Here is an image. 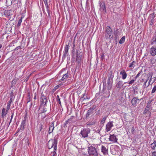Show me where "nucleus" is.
<instances>
[{
    "label": "nucleus",
    "instance_id": "obj_62",
    "mask_svg": "<svg viewBox=\"0 0 156 156\" xmlns=\"http://www.w3.org/2000/svg\"><path fill=\"white\" fill-rule=\"evenodd\" d=\"M94 108V109L95 108V107H93L92 108Z\"/></svg>",
    "mask_w": 156,
    "mask_h": 156
},
{
    "label": "nucleus",
    "instance_id": "obj_25",
    "mask_svg": "<svg viewBox=\"0 0 156 156\" xmlns=\"http://www.w3.org/2000/svg\"><path fill=\"white\" fill-rule=\"evenodd\" d=\"M11 12V10H5L4 12V13L5 15L9 16L10 15V12Z\"/></svg>",
    "mask_w": 156,
    "mask_h": 156
},
{
    "label": "nucleus",
    "instance_id": "obj_23",
    "mask_svg": "<svg viewBox=\"0 0 156 156\" xmlns=\"http://www.w3.org/2000/svg\"><path fill=\"white\" fill-rule=\"evenodd\" d=\"M135 62L133 61L130 64V65L129 66V68H132V69H133L135 66Z\"/></svg>",
    "mask_w": 156,
    "mask_h": 156
},
{
    "label": "nucleus",
    "instance_id": "obj_4",
    "mask_svg": "<svg viewBox=\"0 0 156 156\" xmlns=\"http://www.w3.org/2000/svg\"><path fill=\"white\" fill-rule=\"evenodd\" d=\"M88 153L89 156H98V153L96 149L92 146L88 147Z\"/></svg>",
    "mask_w": 156,
    "mask_h": 156
},
{
    "label": "nucleus",
    "instance_id": "obj_22",
    "mask_svg": "<svg viewBox=\"0 0 156 156\" xmlns=\"http://www.w3.org/2000/svg\"><path fill=\"white\" fill-rule=\"evenodd\" d=\"M5 108H3L2 109V117H3L4 116H5L6 114L7 113V111L8 110H6L5 111Z\"/></svg>",
    "mask_w": 156,
    "mask_h": 156
},
{
    "label": "nucleus",
    "instance_id": "obj_48",
    "mask_svg": "<svg viewBox=\"0 0 156 156\" xmlns=\"http://www.w3.org/2000/svg\"><path fill=\"white\" fill-rule=\"evenodd\" d=\"M151 156H156V151H154L152 153Z\"/></svg>",
    "mask_w": 156,
    "mask_h": 156
},
{
    "label": "nucleus",
    "instance_id": "obj_57",
    "mask_svg": "<svg viewBox=\"0 0 156 156\" xmlns=\"http://www.w3.org/2000/svg\"><path fill=\"white\" fill-rule=\"evenodd\" d=\"M155 80V79H154V81L152 83H151V85L154 82Z\"/></svg>",
    "mask_w": 156,
    "mask_h": 156
},
{
    "label": "nucleus",
    "instance_id": "obj_5",
    "mask_svg": "<svg viewBox=\"0 0 156 156\" xmlns=\"http://www.w3.org/2000/svg\"><path fill=\"white\" fill-rule=\"evenodd\" d=\"M113 122L112 121L108 122L106 126L105 130L106 132H108L110 131L111 129L113 127Z\"/></svg>",
    "mask_w": 156,
    "mask_h": 156
},
{
    "label": "nucleus",
    "instance_id": "obj_45",
    "mask_svg": "<svg viewBox=\"0 0 156 156\" xmlns=\"http://www.w3.org/2000/svg\"><path fill=\"white\" fill-rule=\"evenodd\" d=\"M141 73V72H139L137 74V75L135 77H134V78L136 79L139 76L140 74Z\"/></svg>",
    "mask_w": 156,
    "mask_h": 156
},
{
    "label": "nucleus",
    "instance_id": "obj_42",
    "mask_svg": "<svg viewBox=\"0 0 156 156\" xmlns=\"http://www.w3.org/2000/svg\"><path fill=\"white\" fill-rule=\"evenodd\" d=\"M44 3L45 4V5L47 8V9H48V2H47V0H45L44 1Z\"/></svg>",
    "mask_w": 156,
    "mask_h": 156
},
{
    "label": "nucleus",
    "instance_id": "obj_10",
    "mask_svg": "<svg viewBox=\"0 0 156 156\" xmlns=\"http://www.w3.org/2000/svg\"><path fill=\"white\" fill-rule=\"evenodd\" d=\"M150 52L152 56H154L156 55V48L154 46L152 47L150 50Z\"/></svg>",
    "mask_w": 156,
    "mask_h": 156
},
{
    "label": "nucleus",
    "instance_id": "obj_19",
    "mask_svg": "<svg viewBox=\"0 0 156 156\" xmlns=\"http://www.w3.org/2000/svg\"><path fill=\"white\" fill-rule=\"evenodd\" d=\"M94 108H92L91 107L88 110L86 114V117H87L90 116V115L93 113V111Z\"/></svg>",
    "mask_w": 156,
    "mask_h": 156
},
{
    "label": "nucleus",
    "instance_id": "obj_17",
    "mask_svg": "<svg viewBox=\"0 0 156 156\" xmlns=\"http://www.w3.org/2000/svg\"><path fill=\"white\" fill-rule=\"evenodd\" d=\"M151 44L153 45L155 44L156 45V35H154L152 39L151 40Z\"/></svg>",
    "mask_w": 156,
    "mask_h": 156
},
{
    "label": "nucleus",
    "instance_id": "obj_16",
    "mask_svg": "<svg viewBox=\"0 0 156 156\" xmlns=\"http://www.w3.org/2000/svg\"><path fill=\"white\" fill-rule=\"evenodd\" d=\"M14 97L13 98H10L9 101L7 103L6 108L7 110H9V109L10 107L12 104V101L14 99Z\"/></svg>",
    "mask_w": 156,
    "mask_h": 156
},
{
    "label": "nucleus",
    "instance_id": "obj_44",
    "mask_svg": "<svg viewBox=\"0 0 156 156\" xmlns=\"http://www.w3.org/2000/svg\"><path fill=\"white\" fill-rule=\"evenodd\" d=\"M42 129V125L41 124H40L39 125V131H41Z\"/></svg>",
    "mask_w": 156,
    "mask_h": 156
},
{
    "label": "nucleus",
    "instance_id": "obj_28",
    "mask_svg": "<svg viewBox=\"0 0 156 156\" xmlns=\"http://www.w3.org/2000/svg\"><path fill=\"white\" fill-rule=\"evenodd\" d=\"M23 18V16H22L20 19H19V20L18 24H17V27H19L21 24V23H22Z\"/></svg>",
    "mask_w": 156,
    "mask_h": 156
},
{
    "label": "nucleus",
    "instance_id": "obj_47",
    "mask_svg": "<svg viewBox=\"0 0 156 156\" xmlns=\"http://www.w3.org/2000/svg\"><path fill=\"white\" fill-rule=\"evenodd\" d=\"M134 131H135L134 128V127L133 126V127H132V129H131V133L132 134H133L134 132Z\"/></svg>",
    "mask_w": 156,
    "mask_h": 156
},
{
    "label": "nucleus",
    "instance_id": "obj_52",
    "mask_svg": "<svg viewBox=\"0 0 156 156\" xmlns=\"http://www.w3.org/2000/svg\"><path fill=\"white\" fill-rule=\"evenodd\" d=\"M151 76V75H150V76L148 77V78L146 80V81L145 82H146V83H147V81L149 80V77H150Z\"/></svg>",
    "mask_w": 156,
    "mask_h": 156
},
{
    "label": "nucleus",
    "instance_id": "obj_40",
    "mask_svg": "<svg viewBox=\"0 0 156 156\" xmlns=\"http://www.w3.org/2000/svg\"><path fill=\"white\" fill-rule=\"evenodd\" d=\"M156 91V85L154 86V87H153V88L152 89V90L151 93H154Z\"/></svg>",
    "mask_w": 156,
    "mask_h": 156
},
{
    "label": "nucleus",
    "instance_id": "obj_58",
    "mask_svg": "<svg viewBox=\"0 0 156 156\" xmlns=\"http://www.w3.org/2000/svg\"><path fill=\"white\" fill-rule=\"evenodd\" d=\"M48 15L49 16L50 15V14H49V11L48 10Z\"/></svg>",
    "mask_w": 156,
    "mask_h": 156
},
{
    "label": "nucleus",
    "instance_id": "obj_55",
    "mask_svg": "<svg viewBox=\"0 0 156 156\" xmlns=\"http://www.w3.org/2000/svg\"><path fill=\"white\" fill-rule=\"evenodd\" d=\"M105 86H104V83H103V88H106V82H105Z\"/></svg>",
    "mask_w": 156,
    "mask_h": 156
},
{
    "label": "nucleus",
    "instance_id": "obj_38",
    "mask_svg": "<svg viewBox=\"0 0 156 156\" xmlns=\"http://www.w3.org/2000/svg\"><path fill=\"white\" fill-rule=\"evenodd\" d=\"M14 93H13V90H12L10 94V98H13V96H14Z\"/></svg>",
    "mask_w": 156,
    "mask_h": 156
},
{
    "label": "nucleus",
    "instance_id": "obj_49",
    "mask_svg": "<svg viewBox=\"0 0 156 156\" xmlns=\"http://www.w3.org/2000/svg\"><path fill=\"white\" fill-rule=\"evenodd\" d=\"M151 79H152V76L151 75V76H150V79L149 81L148 82V84H149V85H150V84H151Z\"/></svg>",
    "mask_w": 156,
    "mask_h": 156
},
{
    "label": "nucleus",
    "instance_id": "obj_61",
    "mask_svg": "<svg viewBox=\"0 0 156 156\" xmlns=\"http://www.w3.org/2000/svg\"><path fill=\"white\" fill-rule=\"evenodd\" d=\"M104 56V54H103V55H101V57L102 58V57H103Z\"/></svg>",
    "mask_w": 156,
    "mask_h": 156
},
{
    "label": "nucleus",
    "instance_id": "obj_29",
    "mask_svg": "<svg viewBox=\"0 0 156 156\" xmlns=\"http://www.w3.org/2000/svg\"><path fill=\"white\" fill-rule=\"evenodd\" d=\"M27 103H28L31 101V96L29 92L27 94Z\"/></svg>",
    "mask_w": 156,
    "mask_h": 156
},
{
    "label": "nucleus",
    "instance_id": "obj_15",
    "mask_svg": "<svg viewBox=\"0 0 156 156\" xmlns=\"http://www.w3.org/2000/svg\"><path fill=\"white\" fill-rule=\"evenodd\" d=\"M139 100V99L136 97L134 98L131 101V103L132 105L134 106H136L137 104V101Z\"/></svg>",
    "mask_w": 156,
    "mask_h": 156
},
{
    "label": "nucleus",
    "instance_id": "obj_13",
    "mask_svg": "<svg viewBox=\"0 0 156 156\" xmlns=\"http://www.w3.org/2000/svg\"><path fill=\"white\" fill-rule=\"evenodd\" d=\"M120 75H122V79L123 80L125 79L127 76V74L124 70H122L120 73Z\"/></svg>",
    "mask_w": 156,
    "mask_h": 156
},
{
    "label": "nucleus",
    "instance_id": "obj_39",
    "mask_svg": "<svg viewBox=\"0 0 156 156\" xmlns=\"http://www.w3.org/2000/svg\"><path fill=\"white\" fill-rule=\"evenodd\" d=\"M67 53H68V52H66L64 51H63V55L62 58L65 59L66 58V57Z\"/></svg>",
    "mask_w": 156,
    "mask_h": 156
},
{
    "label": "nucleus",
    "instance_id": "obj_36",
    "mask_svg": "<svg viewBox=\"0 0 156 156\" xmlns=\"http://www.w3.org/2000/svg\"><path fill=\"white\" fill-rule=\"evenodd\" d=\"M152 101V100H149L148 101V102L147 103V108H150V106H151V103Z\"/></svg>",
    "mask_w": 156,
    "mask_h": 156
},
{
    "label": "nucleus",
    "instance_id": "obj_59",
    "mask_svg": "<svg viewBox=\"0 0 156 156\" xmlns=\"http://www.w3.org/2000/svg\"><path fill=\"white\" fill-rule=\"evenodd\" d=\"M36 99V95H35V96L34 97V99L35 100Z\"/></svg>",
    "mask_w": 156,
    "mask_h": 156
},
{
    "label": "nucleus",
    "instance_id": "obj_51",
    "mask_svg": "<svg viewBox=\"0 0 156 156\" xmlns=\"http://www.w3.org/2000/svg\"><path fill=\"white\" fill-rule=\"evenodd\" d=\"M47 109H46V108H44L43 109V110L42 112V113H44L45 112H46L47 111Z\"/></svg>",
    "mask_w": 156,
    "mask_h": 156
},
{
    "label": "nucleus",
    "instance_id": "obj_11",
    "mask_svg": "<svg viewBox=\"0 0 156 156\" xmlns=\"http://www.w3.org/2000/svg\"><path fill=\"white\" fill-rule=\"evenodd\" d=\"M109 140L114 142H117L118 139L116 137V136L114 134L110 135L109 138Z\"/></svg>",
    "mask_w": 156,
    "mask_h": 156
},
{
    "label": "nucleus",
    "instance_id": "obj_35",
    "mask_svg": "<svg viewBox=\"0 0 156 156\" xmlns=\"http://www.w3.org/2000/svg\"><path fill=\"white\" fill-rule=\"evenodd\" d=\"M69 49V45L66 44L65 47L64 51H65L66 52H68Z\"/></svg>",
    "mask_w": 156,
    "mask_h": 156
},
{
    "label": "nucleus",
    "instance_id": "obj_46",
    "mask_svg": "<svg viewBox=\"0 0 156 156\" xmlns=\"http://www.w3.org/2000/svg\"><path fill=\"white\" fill-rule=\"evenodd\" d=\"M146 83H146V82H145L144 83L143 86L144 88L147 87L149 86V84H148L147 86L146 85Z\"/></svg>",
    "mask_w": 156,
    "mask_h": 156
},
{
    "label": "nucleus",
    "instance_id": "obj_54",
    "mask_svg": "<svg viewBox=\"0 0 156 156\" xmlns=\"http://www.w3.org/2000/svg\"><path fill=\"white\" fill-rule=\"evenodd\" d=\"M12 119H10V122H9V125H8V127L9 126V125H10V123H11V122H12Z\"/></svg>",
    "mask_w": 156,
    "mask_h": 156
},
{
    "label": "nucleus",
    "instance_id": "obj_26",
    "mask_svg": "<svg viewBox=\"0 0 156 156\" xmlns=\"http://www.w3.org/2000/svg\"><path fill=\"white\" fill-rule=\"evenodd\" d=\"M107 118V116H105L101 120V125H104L105 120H106Z\"/></svg>",
    "mask_w": 156,
    "mask_h": 156
},
{
    "label": "nucleus",
    "instance_id": "obj_32",
    "mask_svg": "<svg viewBox=\"0 0 156 156\" xmlns=\"http://www.w3.org/2000/svg\"><path fill=\"white\" fill-rule=\"evenodd\" d=\"M154 13H152L149 16V18L150 20H154Z\"/></svg>",
    "mask_w": 156,
    "mask_h": 156
},
{
    "label": "nucleus",
    "instance_id": "obj_18",
    "mask_svg": "<svg viewBox=\"0 0 156 156\" xmlns=\"http://www.w3.org/2000/svg\"><path fill=\"white\" fill-rule=\"evenodd\" d=\"M54 123L52 122L50 126L48 133L49 134L51 133L54 129Z\"/></svg>",
    "mask_w": 156,
    "mask_h": 156
},
{
    "label": "nucleus",
    "instance_id": "obj_64",
    "mask_svg": "<svg viewBox=\"0 0 156 156\" xmlns=\"http://www.w3.org/2000/svg\"><path fill=\"white\" fill-rule=\"evenodd\" d=\"M127 83V82H125L124 83Z\"/></svg>",
    "mask_w": 156,
    "mask_h": 156
},
{
    "label": "nucleus",
    "instance_id": "obj_50",
    "mask_svg": "<svg viewBox=\"0 0 156 156\" xmlns=\"http://www.w3.org/2000/svg\"><path fill=\"white\" fill-rule=\"evenodd\" d=\"M154 20H150V25H152L153 24Z\"/></svg>",
    "mask_w": 156,
    "mask_h": 156
},
{
    "label": "nucleus",
    "instance_id": "obj_6",
    "mask_svg": "<svg viewBox=\"0 0 156 156\" xmlns=\"http://www.w3.org/2000/svg\"><path fill=\"white\" fill-rule=\"evenodd\" d=\"M47 100L46 97L44 96L43 94H41V102L42 105H45L47 102Z\"/></svg>",
    "mask_w": 156,
    "mask_h": 156
},
{
    "label": "nucleus",
    "instance_id": "obj_30",
    "mask_svg": "<svg viewBox=\"0 0 156 156\" xmlns=\"http://www.w3.org/2000/svg\"><path fill=\"white\" fill-rule=\"evenodd\" d=\"M68 77V74L67 73H66L63 76L61 80H64L66 79H67Z\"/></svg>",
    "mask_w": 156,
    "mask_h": 156
},
{
    "label": "nucleus",
    "instance_id": "obj_60",
    "mask_svg": "<svg viewBox=\"0 0 156 156\" xmlns=\"http://www.w3.org/2000/svg\"><path fill=\"white\" fill-rule=\"evenodd\" d=\"M2 45L0 44V49L2 48Z\"/></svg>",
    "mask_w": 156,
    "mask_h": 156
},
{
    "label": "nucleus",
    "instance_id": "obj_27",
    "mask_svg": "<svg viewBox=\"0 0 156 156\" xmlns=\"http://www.w3.org/2000/svg\"><path fill=\"white\" fill-rule=\"evenodd\" d=\"M125 39V36H123L120 39V40L119 41V43L120 44H122L123 43Z\"/></svg>",
    "mask_w": 156,
    "mask_h": 156
},
{
    "label": "nucleus",
    "instance_id": "obj_1",
    "mask_svg": "<svg viewBox=\"0 0 156 156\" xmlns=\"http://www.w3.org/2000/svg\"><path fill=\"white\" fill-rule=\"evenodd\" d=\"M57 140L56 139H51L48 143V148L50 149L54 147V151L51 152L50 155L51 156H55L56 154V151L57 149Z\"/></svg>",
    "mask_w": 156,
    "mask_h": 156
},
{
    "label": "nucleus",
    "instance_id": "obj_20",
    "mask_svg": "<svg viewBox=\"0 0 156 156\" xmlns=\"http://www.w3.org/2000/svg\"><path fill=\"white\" fill-rule=\"evenodd\" d=\"M123 85V82L122 81H119L116 84V87L118 88H121Z\"/></svg>",
    "mask_w": 156,
    "mask_h": 156
},
{
    "label": "nucleus",
    "instance_id": "obj_7",
    "mask_svg": "<svg viewBox=\"0 0 156 156\" xmlns=\"http://www.w3.org/2000/svg\"><path fill=\"white\" fill-rule=\"evenodd\" d=\"M78 52L77 50L76 51V62L78 63H80L81 62V60L82 58V52L80 53L79 54H78Z\"/></svg>",
    "mask_w": 156,
    "mask_h": 156
},
{
    "label": "nucleus",
    "instance_id": "obj_53",
    "mask_svg": "<svg viewBox=\"0 0 156 156\" xmlns=\"http://www.w3.org/2000/svg\"><path fill=\"white\" fill-rule=\"evenodd\" d=\"M13 115H14V113H12V114L11 116V119H12L13 116Z\"/></svg>",
    "mask_w": 156,
    "mask_h": 156
},
{
    "label": "nucleus",
    "instance_id": "obj_9",
    "mask_svg": "<svg viewBox=\"0 0 156 156\" xmlns=\"http://www.w3.org/2000/svg\"><path fill=\"white\" fill-rule=\"evenodd\" d=\"M113 80L108 79L107 81V89L108 90H111L112 87Z\"/></svg>",
    "mask_w": 156,
    "mask_h": 156
},
{
    "label": "nucleus",
    "instance_id": "obj_34",
    "mask_svg": "<svg viewBox=\"0 0 156 156\" xmlns=\"http://www.w3.org/2000/svg\"><path fill=\"white\" fill-rule=\"evenodd\" d=\"M73 116H72L71 118L70 119H68L67 121L65 122L64 123V125L65 126H66L68 123V122H70V121H71V119H73Z\"/></svg>",
    "mask_w": 156,
    "mask_h": 156
},
{
    "label": "nucleus",
    "instance_id": "obj_8",
    "mask_svg": "<svg viewBox=\"0 0 156 156\" xmlns=\"http://www.w3.org/2000/svg\"><path fill=\"white\" fill-rule=\"evenodd\" d=\"M101 151L102 153L105 155L108 154V147H105L103 145L101 146Z\"/></svg>",
    "mask_w": 156,
    "mask_h": 156
},
{
    "label": "nucleus",
    "instance_id": "obj_56",
    "mask_svg": "<svg viewBox=\"0 0 156 156\" xmlns=\"http://www.w3.org/2000/svg\"><path fill=\"white\" fill-rule=\"evenodd\" d=\"M20 47V46H18V47H16V48L15 49H18Z\"/></svg>",
    "mask_w": 156,
    "mask_h": 156
},
{
    "label": "nucleus",
    "instance_id": "obj_43",
    "mask_svg": "<svg viewBox=\"0 0 156 156\" xmlns=\"http://www.w3.org/2000/svg\"><path fill=\"white\" fill-rule=\"evenodd\" d=\"M57 101L59 104H61V101H60V99L59 96L58 95L57 96Z\"/></svg>",
    "mask_w": 156,
    "mask_h": 156
},
{
    "label": "nucleus",
    "instance_id": "obj_2",
    "mask_svg": "<svg viewBox=\"0 0 156 156\" xmlns=\"http://www.w3.org/2000/svg\"><path fill=\"white\" fill-rule=\"evenodd\" d=\"M90 129L88 128H83L81 129L80 133V136L82 138L87 137L88 134L90 133Z\"/></svg>",
    "mask_w": 156,
    "mask_h": 156
},
{
    "label": "nucleus",
    "instance_id": "obj_63",
    "mask_svg": "<svg viewBox=\"0 0 156 156\" xmlns=\"http://www.w3.org/2000/svg\"><path fill=\"white\" fill-rule=\"evenodd\" d=\"M1 56L0 55V58H1Z\"/></svg>",
    "mask_w": 156,
    "mask_h": 156
},
{
    "label": "nucleus",
    "instance_id": "obj_33",
    "mask_svg": "<svg viewBox=\"0 0 156 156\" xmlns=\"http://www.w3.org/2000/svg\"><path fill=\"white\" fill-rule=\"evenodd\" d=\"M25 120H24L22 121L21 124V128H22L23 129L24 128L25 124Z\"/></svg>",
    "mask_w": 156,
    "mask_h": 156
},
{
    "label": "nucleus",
    "instance_id": "obj_41",
    "mask_svg": "<svg viewBox=\"0 0 156 156\" xmlns=\"http://www.w3.org/2000/svg\"><path fill=\"white\" fill-rule=\"evenodd\" d=\"M85 96V94H83V97L81 98H80V99L81 100H85L86 99H88L87 97V96L86 97V98L84 97Z\"/></svg>",
    "mask_w": 156,
    "mask_h": 156
},
{
    "label": "nucleus",
    "instance_id": "obj_14",
    "mask_svg": "<svg viewBox=\"0 0 156 156\" xmlns=\"http://www.w3.org/2000/svg\"><path fill=\"white\" fill-rule=\"evenodd\" d=\"M114 76V74L112 71L109 72L108 74V79L113 80V79Z\"/></svg>",
    "mask_w": 156,
    "mask_h": 156
},
{
    "label": "nucleus",
    "instance_id": "obj_37",
    "mask_svg": "<svg viewBox=\"0 0 156 156\" xmlns=\"http://www.w3.org/2000/svg\"><path fill=\"white\" fill-rule=\"evenodd\" d=\"M136 80V79L134 78L133 79H132L130 81H129L128 83L130 85H132Z\"/></svg>",
    "mask_w": 156,
    "mask_h": 156
},
{
    "label": "nucleus",
    "instance_id": "obj_12",
    "mask_svg": "<svg viewBox=\"0 0 156 156\" xmlns=\"http://www.w3.org/2000/svg\"><path fill=\"white\" fill-rule=\"evenodd\" d=\"M100 7L101 11L102 12H106V8L104 2H100Z\"/></svg>",
    "mask_w": 156,
    "mask_h": 156
},
{
    "label": "nucleus",
    "instance_id": "obj_31",
    "mask_svg": "<svg viewBox=\"0 0 156 156\" xmlns=\"http://www.w3.org/2000/svg\"><path fill=\"white\" fill-rule=\"evenodd\" d=\"M114 34L115 35V37L117 38L119 35V33L118 31V30H116L114 32Z\"/></svg>",
    "mask_w": 156,
    "mask_h": 156
},
{
    "label": "nucleus",
    "instance_id": "obj_3",
    "mask_svg": "<svg viewBox=\"0 0 156 156\" xmlns=\"http://www.w3.org/2000/svg\"><path fill=\"white\" fill-rule=\"evenodd\" d=\"M112 30L110 27L109 26H107L105 30V38L106 39L112 38Z\"/></svg>",
    "mask_w": 156,
    "mask_h": 156
},
{
    "label": "nucleus",
    "instance_id": "obj_24",
    "mask_svg": "<svg viewBox=\"0 0 156 156\" xmlns=\"http://www.w3.org/2000/svg\"><path fill=\"white\" fill-rule=\"evenodd\" d=\"M151 148L153 150H154L156 146V141L154 140L153 142L151 144Z\"/></svg>",
    "mask_w": 156,
    "mask_h": 156
},
{
    "label": "nucleus",
    "instance_id": "obj_21",
    "mask_svg": "<svg viewBox=\"0 0 156 156\" xmlns=\"http://www.w3.org/2000/svg\"><path fill=\"white\" fill-rule=\"evenodd\" d=\"M148 108L146 107L144 111V114H147L148 115V116L149 117V118H150L151 115V113L150 112H148Z\"/></svg>",
    "mask_w": 156,
    "mask_h": 156
}]
</instances>
